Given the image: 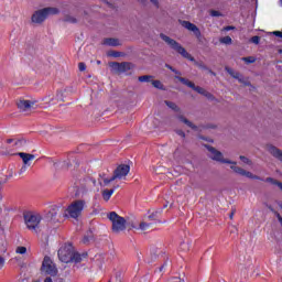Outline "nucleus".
<instances>
[{"label":"nucleus","instance_id":"a19ab883","mask_svg":"<svg viewBox=\"0 0 282 282\" xmlns=\"http://www.w3.org/2000/svg\"><path fill=\"white\" fill-rule=\"evenodd\" d=\"M25 171H28V165H22V167L19 171V175H23V173H25Z\"/></svg>","mask_w":282,"mask_h":282},{"label":"nucleus","instance_id":"ddd939ff","mask_svg":"<svg viewBox=\"0 0 282 282\" xmlns=\"http://www.w3.org/2000/svg\"><path fill=\"white\" fill-rule=\"evenodd\" d=\"M182 25H183V28H185V30L193 32L194 36H196V39H202V31H199V28H197V25H195L194 23H192L189 21H183Z\"/></svg>","mask_w":282,"mask_h":282},{"label":"nucleus","instance_id":"72a5a7b5","mask_svg":"<svg viewBox=\"0 0 282 282\" xmlns=\"http://www.w3.org/2000/svg\"><path fill=\"white\" fill-rule=\"evenodd\" d=\"M165 67H166L167 69H170L171 72H173L174 74H177L178 76L182 75L181 72H178V70L175 69V68H173V66H171V65H169V64H166Z\"/></svg>","mask_w":282,"mask_h":282},{"label":"nucleus","instance_id":"bb28decb","mask_svg":"<svg viewBox=\"0 0 282 282\" xmlns=\"http://www.w3.org/2000/svg\"><path fill=\"white\" fill-rule=\"evenodd\" d=\"M241 61H243V63H247V65H250L252 63H257V57L254 56L242 57Z\"/></svg>","mask_w":282,"mask_h":282},{"label":"nucleus","instance_id":"f257e3e1","mask_svg":"<svg viewBox=\"0 0 282 282\" xmlns=\"http://www.w3.org/2000/svg\"><path fill=\"white\" fill-rule=\"evenodd\" d=\"M206 149L209 151L210 155L209 158L212 160H215L216 162H221V164H234L230 166L231 170H234L235 173L238 175H242L245 177H249V180H261V177L252 174L251 172H248L239 166H237V162H232L230 160L224 159V154L218 151L217 149L210 147V145H205Z\"/></svg>","mask_w":282,"mask_h":282},{"label":"nucleus","instance_id":"4468645a","mask_svg":"<svg viewBox=\"0 0 282 282\" xmlns=\"http://www.w3.org/2000/svg\"><path fill=\"white\" fill-rule=\"evenodd\" d=\"M7 144H12L13 149L25 147V139H7Z\"/></svg>","mask_w":282,"mask_h":282},{"label":"nucleus","instance_id":"f8f14e48","mask_svg":"<svg viewBox=\"0 0 282 282\" xmlns=\"http://www.w3.org/2000/svg\"><path fill=\"white\" fill-rule=\"evenodd\" d=\"M110 67L115 69V72H118L119 74H124V72H129L130 69H133V63L131 62H113L110 63Z\"/></svg>","mask_w":282,"mask_h":282},{"label":"nucleus","instance_id":"6ab92c4d","mask_svg":"<svg viewBox=\"0 0 282 282\" xmlns=\"http://www.w3.org/2000/svg\"><path fill=\"white\" fill-rule=\"evenodd\" d=\"M178 120L189 127V129H193L194 131H197V126H195L191 120L186 119L184 116H178Z\"/></svg>","mask_w":282,"mask_h":282},{"label":"nucleus","instance_id":"f704fd0d","mask_svg":"<svg viewBox=\"0 0 282 282\" xmlns=\"http://www.w3.org/2000/svg\"><path fill=\"white\" fill-rule=\"evenodd\" d=\"M240 160H241V162H243V164H252V161H250V159H248L243 155H240Z\"/></svg>","mask_w":282,"mask_h":282},{"label":"nucleus","instance_id":"7c9ffc66","mask_svg":"<svg viewBox=\"0 0 282 282\" xmlns=\"http://www.w3.org/2000/svg\"><path fill=\"white\" fill-rule=\"evenodd\" d=\"M195 65L198 69H204L207 72L208 66H206V64H204L203 62H195Z\"/></svg>","mask_w":282,"mask_h":282},{"label":"nucleus","instance_id":"a878e982","mask_svg":"<svg viewBox=\"0 0 282 282\" xmlns=\"http://www.w3.org/2000/svg\"><path fill=\"white\" fill-rule=\"evenodd\" d=\"M152 78L153 76L151 75H143V76H139L138 80L139 83H151Z\"/></svg>","mask_w":282,"mask_h":282},{"label":"nucleus","instance_id":"a18cd8bd","mask_svg":"<svg viewBox=\"0 0 282 282\" xmlns=\"http://www.w3.org/2000/svg\"><path fill=\"white\" fill-rule=\"evenodd\" d=\"M230 30H235V26H232V25H227V26L224 28V31H225V32H230Z\"/></svg>","mask_w":282,"mask_h":282},{"label":"nucleus","instance_id":"7ed1b4c3","mask_svg":"<svg viewBox=\"0 0 282 282\" xmlns=\"http://www.w3.org/2000/svg\"><path fill=\"white\" fill-rule=\"evenodd\" d=\"M108 219L112 224L111 230L115 235H120V232H124V230H127V219L118 215V213L110 212L108 214Z\"/></svg>","mask_w":282,"mask_h":282},{"label":"nucleus","instance_id":"393cba45","mask_svg":"<svg viewBox=\"0 0 282 282\" xmlns=\"http://www.w3.org/2000/svg\"><path fill=\"white\" fill-rule=\"evenodd\" d=\"M265 182L270 183V184H273L274 186H278L280 187V189L282 191V183L272 178V177H267L265 178Z\"/></svg>","mask_w":282,"mask_h":282},{"label":"nucleus","instance_id":"bf43d9fd","mask_svg":"<svg viewBox=\"0 0 282 282\" xmlns=\"http://www.w3.org/2000/svg\"><path fill=\"white\" fill-rule=\"evenodd\" d=\"M97 65H100V61H97Z\"/></svg>","mask_w":282,"mask_h":282},{"label":"nucleus","instance_id":"473e14b6","mask_svg":"<svg viewBox=\"0 0 282 282\" xmlns=\"http://www.w3.org/2000/svg\"><path fill=\"white\" fill-rule=\"evenodd\" d=\"M15 252H17V254H25V252H28V248H25V247H18L15 249Z\"/></svg>","mask_w":282,"mask_h":282},{"label":"nucleus","instance_id":"5fc2aeb1","mask_svg":"<svg viewBox=\"0 0 282 282\" xmlns=\"http://www.w3.org/2000/svg\"><path fill=\"white\" fill-rule=\"evenodd\" d=\"M107 7H108V8H113V4L107 2Z\"/></svg>","mask_w":282,"mask_h":282},{"label":"nucleus","instance_id":"c9c22d12","mask_svg":"<svg viewBox=\"0 0 282 282\" xmlns=\"http://www.w3.org/2000/svg\"><path fill=\"white\" fill-rule=\"evenodd\" d=\"M78 69L79 72H85V69H87V65L84 62H80L78 64Z\"/></svg>","mask_w":282,"mask_h":282},{"label":"nucleus","instance_id":"9b49d317","mask_svg":"<svg viewBox=\"0 0 282 282\" xmlns=\"http://www.w3.org/2000/svg\"><path fill=\"white\" fill-rule=\"evenodd\" d=\"M94 186H99L97 187L98 192H101L102 198L105 199V202H107V188L105 186H107V176L105 174H100L99 178H98V183L96 182V180L93 181Z\"/></svg>","mask_w":282,"mask_h":282},{"label":"nucleus","instance_id":"423d86ee","mask_svg":"<svg viewBox=\"0 0 282 282\" xmlns=\"http://www.w3.org/2000/svg\"><path fill=\"white\" fill-rule=\"evenodd\" d=\"M58 12H61L58 8L47 7L42 10L35 11L31 17V21L32 23H43L45 19L50 17V14H58Z\"/></svg>","mask_w":282,"mask_h":282},{"label":"nucleus","instance_id":"052dcab7","mask_svg":"<svg viewBox=\"0 0 282 282\" xmlns=\"http://www.w3.org/2000/svg\"><path fill=\"white\" fill-rule=\"evenodd\" d=\"M0 213H1V208H0Z\"/></svg>","mask_w":282,"mask_h":282},{"label":"nucleus","instance_id":"4be33fe9","mask_svg":"<svg viewBox=\"0 0 282 282\" xmlns=\"http://www.w3.org/2000/svg\"><path fill=\"white\" fill-rule=\"evenodd\" d=\"M165 105L173 111H176V112L180 111V107L177 106V104H175L173 101L165 100Z\"/></svg>","mask_w":282,"mask_h":282},{"label":"nucleus","instance_id":"6e6552de","mask_svg":"<svg viewBox=\"0 0 282 282\" xmlns=\"http://www.w3.org/2000/svg\"><path fill=\"white\" fill-rule=\"evenodd\" d=\"M85 208V200L78 199L73 202L67 208H66V216L72 217V219H78L79 215H83V210Z\"/></svg>","mask_w":282,"mask_h":282},{"label":"nucleus","instance_id":"6e6d98bb","mask_svg":"<svg viewBox=\"0 0 282 282\" xmlns=\"http://www.w3.org/2000/svg\"><path fill=\"white\" fill-rule=\"evenodd\" d=\"M280 208L282 209V202L279 203Z\"/></svg>","mask_w":282,"mask_h":282},{"label":"nucleus","instance_id":"c85d7f7f","mask_svg":"<svg viewBox=\"0 0 282 282\" xmlns=\"http://www.w3.org/2000/svg\"><path fill=\"white\" fill-rule=\"evenodd\" d=\"M94 239V236L91 235V231L87 235V236H84L83 238V243L87 245L89 243V241H91Z\"/></svg>","mask_w":282,"mask_h":282},{"label":"nucleus","instance_id":"37998d69","mask_svg":"<svg viewBox=\"0 0 282 282\" xmlns=\"http://www.w3.org/2000/svg\"><path fill=\"white\" fill-rule=\"evenodd\" d=\"M169 282H184L181 278H171Z\"/></svg>","mask_w":282,"mask_h":282},{"label":"nucleus","instance_id":"dca6fc26","mask_svg":"<svg viewBox=\"0 0 282 282\" xmlns=\"http://www.w3.org/2000/svg\"><path fill=\"white\" fill-rule=\"evenodd\" d=\"M32 105L34 102L23 99L18 102V108L20 111H29V109H32Z\"/></svg>","mask_w":282,"mask_h":282},{"label":"nucleus","instance_id":"0eeeda50","mask_svg":"<svg viewBox=\"0 0 282 282\" xmlns=\"http://www.w3.org/2000/svg\"><path fill=\"white\" fill-rule=\"evenodd\" d=\"M176 80H180L183 85H186V87H189L197 94H200V96H205V98H208V100H215V96L213 94L208 93L206 89L199 86H195V83L188 80L187 78L175 76Z\"/></svg>","mask_w":282,"mask_h":282},{"label":"nucleus","instance_id":"2eb2a0df","mask_svg":"<svg viewBox=\"0 0 282 282\" xmlns=\"http://www.w3.org/2000/svg\"><path fill=\"white\" fill-rule=\"evenodd\" d=\"M19 158H21L23 164L25 166H30V162H32V160H34V154H30V153H25V152H19L18 153Z\"/></svg>","mask_w":282,"mask_h":282},{"label":"nucleus","instance_id":"680f3d73","mask_svg":"<svg viewBox=\"0 0 282 282\" xmlns=\"http://www.w3.org/2000/svg\"><path fill=\"white\" fill-rule=\"evenodd\" d=\"M281 1V3H282V0H280Z\"/></svg>","mask_w":282,"mask_h":282},{"label":"nucleus","instance_id":"864d4df0","mask_svg":"<svg viewBox=\"0 0 282 282\" xmlns=\"http://www.w3.org/2000/svg\"><path fill=\"white\" fill-rule=\"evenodd\" d=\"M102 45H107V39L102 40Z\"/></svg>","mask_w":282,"mask_h":282},{"label":"nucleus","instance_id":"c756f323","mask_svg":"<svg viewBox=\"0 0 282 282\" xmlns=\"http://www.w3.org/2000/svg\"><path fill=\"white\" fill-rule=\"evenodd\" d=\"M250 43H253L254 45H259V43H261V37L259 35H254L250 39Z\"/></svg>","mask_w":282,"mask_h":282},{"label":"nucleus","instance_id":"cd10ccee","mask_svg":"<svg viewBox=\"0 0 282 282\" xmlns=\"http://www.w3.org/2000/svg\"><path fill=\"white\" fill-rule=\"evenodd\" d=\"M152 86L155 87V89H164V85L160 80H152Z\"/></svg>","mask_w":282,"mask_h":282},{"label":"nucleus","instance_id":"5701e85b","mask_svg":"<svg viewBox=\"0 0 282 282\" xmlns=\"http://www.w3.org/2000/svg\"><path fill=\"white\" fill-rule=\"evenodd\" d=\"M124 54L122 52L118 51H108L107 56H112V58H120V56H123Z\"/></svg>","mask_w":282,"mask_h":282},{"label":"nucleus","instance_id":"f3484780","mask_svg":"<svg viewBox=\"0 0 282 282\" xmlns=\"http://www.w3.org/2000/svg\"><path fill=\"white\" fill-rule=\"evenodd\" d=\"M269 153H271V155H273V158H276V160H280V162H282V151L279 148H276L274 145H270Z\"/></svg>","mask_w":282,"mask_h":282},{"label":"nucleus","instance_id":"3c124183","mask_svg":"<svg viewBox=\"0 0 282 282\" xmlns=\"http://www.w3.org/2000/svg\"><path fill=\"white\" fill-rule=\"evenodd\" d=\"M44 282H54L50 276L45 278Z\"/></svg>","mask_w":282,"mask_h":282},{"label":"nucleus","instance_id":"a211bd4d","mask_svg":"<svg viewBox=\"0 0 282 282\" xmlns=\"http://www.w3.org/2000/svg\"><path fill=\"white\" fill-rule=\"evenodd\" d=\"M83 257H84V259H86L87 253L80 254L78 252L73 251L72 262L74 261L75 263H80V261H83Z\"/></svg>","mask_w":282,"mask_h":282},{"label":"nucleus","instance_id":"412c9836","mask_svg":"<svg viewBox=\"0 0 282 282\" xmlns=\"http://www.w3.org/2000/svg\"><path fill=\"white\" fill-rule=\"evenodd\" d=\"M219 43H223V45H232V37L229 35L220 37Z\"/></svg>","mask_w":282,"mask_h":282},{"label":"nucleus","instance_id":"20e7f679","mask_svg":"<svg viewBox=\"0 0 282 282\" xmlns=\"http://www.w3.org/2000/svg\"><path fill=\"white\" fill-rule=\"evenodd\" d=\"M160 37L162 39V41L167 43V45H170L172 50L177 52V54H181L183 58H187V61H191L192 63L195 62V57L191 56V54L186 52V48H184L177 41L171 39L169 35H165L164 33H161Z\"/></svg>","mask_w":282,"mask_h":282},{"label":"nucleus","instance_id":"b1692460","mask_svg":"<svg viewBox=\"0 0 282 282\" xmlns=\"http://www.w3.org/2000/svg\"><path fill=\"white\" fill-rule=\"evenodd\" d=\"M225 69L232 76V78H236L237 80H239V78L241 76V74H239V72H235L232 68H229V67H226Z\"/></svg>","mask_w":282,"mask_h":282},{"label":"nucleus","instance_id":"39448f33","mask_svg":"<svg viewBox=\"0 0 282 282\" xmlns=\"http://www.w3.org/2000/svg\"><path fill=\"white\" fill-rule=\"evenodd\" d=\"M23 217H24V223H25L28 230H31V232H39L43 217H41V215L34 214L32 212L24 213Z\"/></svg>","mask_w":282,"mask_h":282},{"label":"nucleus","instance_id":"58836bf2","mask_svg":"<svg viewBox=\"0 0 282 282\" xmlns=\"http://www.w3.org/2000/svg\"><path fill=\"white\" fill-rule=\"evenodd\" d=\"M210 15L212 17H221V12L217 11V10H212L210 11Z\"/></svg>","mask_w":282,"mask_h":282},{"label":"nucleus","instance_id":"1a4fd4ad","mask_svg":"<svg viewBox=\"0 0 282 282\" xmlns=\"http://www.w3.org/2000/svg\"><path fill=\"white\" fill-rule=\"evenodd\" d=\"M74 253V245L65 243L62 246L58 251L57 256L62 263H72V254Z\"/></svg>","mask_w":282,"mask_h":282},{"label":"nucleus","instance_id":"ea45409f","mask_svg":"<svg viewBox=\"0 0 282 282\" xmlns=\"http://www.w3.org/2000/svg\"><path fill=\"white\" fill-rule=\"evenodd\" d=\"M166 265H169V261H165V262L159 268V272H164Z\"/></svg>","mask_w":282,"mask_h":282},{"label":"nucleus","instance_id":"aec40b11","mask_svg":"<svg viewBox=\"0 0 282 282\" xmlns=\"http://www.w3.org/2000/svg\"><path fill=\"white\" fill-rule=\"evenodd\" d=\"M107 45L110 47H118V45H120V40H118L116 37H108Z\"/></svg>","mask_w":282,"mask_h":282},{"label":"nucleus","instance_id":"c03bdc74","mask_svg":"<svg viewBox=\"0 0 282 282\" xmlns=\"http://www.w3.org/2000/svg\"><path fill=\"white\" fill-rule=\"evenodd\" d=\"M177 135H180L181 138H186V133L182 130H177L176 131Z\"/></svg>","mask_w":282,"mask_h":282},{"label":"nucleus","instance_id":"4d7b16f0","mask_svg":"<svg viewBox=\"0 0 282 282\" xmlns=\"http://www.w3.org/2000/svg\"><path fill=\"white\" fill-rule=\"evenodd\" d=\"M278 53H279V54H282V50L280 48V50L278 51Z\"/></svg>","mask_w":282,"mask_h":282},{"label":"nucleus","instance_id":"9d476101","mask_svg":"<svg viewBox=\"0 0 282 282\" xmlns=\"http://www.w3.org/2000/svg\"><path fill=\"white\" fill-rule=\"evenodd\" d=\"M42 272L45 274H50V276H56L58 274V269H56V264L52 261V258L48 256L44 257L42 262Z\"/></svg>","mask_w":282,"mask_h":282},{"label":"nucleus","instance_id":"79ce46f5","mask_svg":"<svg viewBox=\"0 0 282 282\" xmlns=\"http://www.w3.org/2000/svg\"><path fill=\"white\" fill-rule=\"evenodd\" d=\"M270 210H271L272 213H274V215H275L278 221H279V219H282L281 214H279V212L274 210L273 208H270Z\"/></svg>","mask_w":282,"mask_h":282},{"label":"nucleus","instance_id":"13d9d810","mask_svg":"<svg viewBox=\"0 0 282 282\" xmlns=\"http://www.w3.org/2000/svg\"><path fill=\"white\" fill-rule=\"evenodd\" d=\"M279 223L282 225V218L279 219Z\"/></svg>","mask_w":282,"mask_h":282},{"label":"nucleus","instance_id":"8fccbe9b","mask_svg":"<svg viewBox=\"0 0 282 282\" xmlns=\"http://www.w3.org/2000/svg\"><path fill=\"white\" fill-rule=\"evenodd\" d=\"M207 72H209V74H212V76H217V74L215 72H213V69L208 68Z\"/></svg>","mask_w":282,"mask_h":282},{"label":"nucleus","instance_id":"49530a36","mask_svg":"<svg viewBox=\"0 0 282 282\" xmlns=\"http://www.w3.org/2000/svg\"><path fill=\"white\" fill-rule=\"evenodd\" d=\"M273 36H278L279 39H282V32L281 31H274Z\"/></svg>","mask_w":282,"mask_h":282},{"label":"nucleus","instance_id":"2f4dec72","mask_svg":"<svg viewBox=\"0 0 282 282\" xmlns=\"http://www.w3.org/2000/svg\"><path fill=\"white\" fill-rule=\"evenodd\" d=\"M151 224H149V223H140V225H139V228H140V230H149V228H151Z\"/></svg>","mask_w":282,"mask_h":282},{"label":"nucleus","instance_id":"e433bc0d","mask_svg":"<svg viewBox=\"0 0 282 282\" xmlns=\"http://www.w3.org/2000/svg\"><path fill=\"white\" fill-rule=\"evenodd\" d=\"M126 228H128V230H133V228H135V225H133V223L126 221Z\"/></svg>","mask_w":282,"mask_h":282},{"label":"nucleus","instance_id":"603ef678","mask_svg":"<svg viewBox=\"0 0 282 282\" xmlns=\"http://www.w3.org/2000/svg\"><path fill=\"white\" fill-rule=\"evenodd\" d=\"M232 217H235V212H232V213L229 215V219H232Z\"/></svg>","mask_w":282,"mask_h":282},{"label":"nucleus","instance_id":"de8ad7c7","mask_svg":"<svg viewBox=\"0 0 282 282\" xmlns=\"http://www.w3.org/2000/svg\"><path fill=\"white\" fill-rule=\"evenodd\" d=\"M4 264H6V259H3V257L0 256V270L1 268H3Z\"/></svg>","mask_w":282,"mask_h":282},{"label":"nucleus","instance_id":"09e8293b","mask_svg":"<svg viewBox=\"0 0 282 282\" xmlns=\"http://www.w3.org/2000/svg\"><path fill=\"white\" fill-rule=\"evenodd\" d=\"M151 3H153V6H155L156 8H160V2L158 0H150Z\"/></svg>","mask_w":282,"mask_h":282},{"label":"nucleus","instance_id":"4c0bfd02","mask_svg":"<svg viewBox=\"0 0 282 282\" xmlns=\"http://www.w3.org/2000/svg\"><path fill=\"white\" fill-rule=\"evenodd\" d=\"M65 21H67L68 23H77L76 18H73V17H67V18L65 19Z\"/></svg>","mask_w":282,"mask_h":282},{"label":"nucleus","instance_id":"f03ea898","mask_svg":"<svg viewBox=\"0 0 282 282\" xmlns=\"http://www.w3.org/2000/svg\"><path fill=\"white\" fill-rule=\"evenodd\" d=\"M131 171V166L128 164H120L116 167L113 171V175L107 180V199H111V195L116 193L117 188H120V183H118V180H124L127 175H129V172Z\"/></svg>","mask_w":282,"mask_h":282}]
</instances>
